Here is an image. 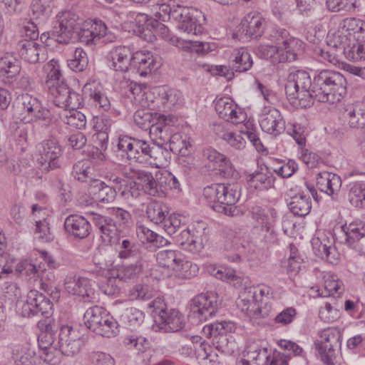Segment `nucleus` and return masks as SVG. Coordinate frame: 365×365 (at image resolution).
I'll list each match as a JSON object with an SVG mask.
<instances>
[{"mask_svg":"<svg viewBox=\"0 0 365 365\" xmlns=\"http://www.w3.org/2000/svg\"><path fill=\"white\" fill-rule=\"evenodd\" d=\"M53 35L59 43L67 44L74 34L79 41L86 45H95L107 34V26L101 20L83 21L71 11L59 12L56 16Z\"/></svg>","mask_w":365,"mask_h":365,"instance_id":"obj_1","label":"nucleus"},{"mask_svg":"<svg viewBox=\"0 0 365 365\" xmlns=\"http://www.w3.org/2000/svg\"><path fill=\"white\" fill-rule=\"evenodd\" d=\"M346 93V80L339 71L324 69L314 76L312 95L314 99L322 103L334 104Z\"/></svg>","mask_w":365,"mask_h":365,"instance_id":"obj_2","label":"nucleus"},{"mask_svg":"<svg viewBox=\"0 0 365 365\" xmlns=\"http://www.w3.org/2000/svg\"><path fill=\"white\" fill-rule=\"evenodd\" d=\"M203 195L215 211L230 217L241 215L240 210L235 206L240 198L237 185L212 184L204 188Z\"/></svg>","mask_w":365,"mask_h":365,"instance_id":"obj_3","label":"nucleus"},{"mask_svg":"<svg viewBox=\"0 0 365 365\" xmlns=\"http://www.w3.org/2000/svg\"><path fill=\"white\" fill-rule=\"evenodd\" d=\"M14 115L24 123L42 121L46 126L53 125L58 120L51 109L45 108L37 97L29 93L17 98Z\"/></svg>","mask_w":365,"mask_h":365,"instance_id":"obj_4","label":"nucleus"},{"mask_svg":"<svg viewBox=\"0 0 365 365\" xmlns=\"http://www.w3.org/2000/svg\"><path fill=\"white\" fill-rule=\"evenodd\" d=\"M84 319L85 324L90 330L103 337H113L119 332L118 322L102 307L88 309Z\"/></svg>","mask_w":365,"mask_h":365,"instance_id":"obj_5","label":"nucleus"},{"mask_svg":"<svg viewBox=\"0 0 365 365\" xmlns=\"http://www.w3.org/2000/svg\"><path fill=\"white\" fill-rule=\"evenodd\" d=\"M36 150V163L43 173L61 168L63 149L56 139L43 140L37 145Z\"/></svg>","mask_w":365,"mask_h":365,"instance_id":"obj_6","label":"nucleus"},{"mask_svg":"<svg viewBox=\"0 0 365 365\" xmlns=\"http://www.w3.org/2000/svg\"><path fill=\"white\" fill-rule=\"evenodd\" d=\"M341 336L339 330L334 328H327L318 333V338L314 341L322 361L325 364L331 365L336 358L334 348L340 346Z\"/></svg>","mask_w":365,"mask_h":365,"instance_id":"obj_7","label":"nucleus"},{"mask_svg":"<svg viewBox=\"0 0 365 365\" xmlns=\"http://www.w3.org/2000/svg\"><path fill=\"white\" fill-rule=\"evenodd\" d=\"M220 303L214 292H207L195 296L190 302V313L199 322H205L212 317L217 312Z\"/></svg>","mask_w":365,"mask_h":365,"instance_id":"obj_8","label":"nucleus"},{"mask_svg":"<svg viewBox=\"0 0 365 365\" xmlns=\"http://www.w3.org/2000/svg\"><path fill=\"white\" fill-rule=\"evenodd\" d=\"M64 289L68 294L81 297L85 302H90L96 299V292L93 288L92 282L73 272L66 275Z\"/></svg>","mask_w":365,"mask_h":365,"instance_id":"obj_9","label":"nucleus"},{"mask_svg":"<svg viewBox=\"0 0 365 365\" xmlns=\"http://www.w3.org/2000/svg\"><path fill=\"white\" fill-rule=\"evenodd\" d=\"M237 306L250 319L266 318L269 316L272 307L267 303L262 307L249 287H246L240 295Z\"/></svg>","mask_w":365,"mask_h":365,"instance_id":"obj_10","label":"nucleus"},{"mask_svg":"<svg viewBox=\"0 0 365 365\" xmlns=\"http://www.w3.org/2000/svg\"><path fill=\"white\" fill-rule=\"evenodd\" d=\"M58 344L61 354L66 356H76L79 353L82 344L79 331L72 326H61Z\"/></svg>","mask_w":365,"mask_h":365,"instance_id":"obj_11","label":"nucleus"},{"mask_svg":"<svg viewBox=\"0 0 365 365\" xmlns=\"http://www.w3.org/2000/svg\"><path fill=\"white\" fill-rule=\"evenodd\" d=\"M150 143L145 140L123 136L119 138L118 148L120 150L126 153L129 160L139 163H146Z\"/></svg>","mask_w":365,"mask_h":365,"instance_id":"obj_12","label":"nucleus"},{"mask_svg":"<svg viewBox=\"0 0 365 365\" xmlns=\"http://www.w3.org/2000/svg\"><path fill=\"white\" fill-rule=\"evenodd\" d=\"M244 127L240 133L230 131L225 140L235 149L242 150L246 145V140L242 136L245 135L258 152L264 151L265 148L258 136L256 128L250 123L245 124Z\"/></svg>","mask_w":365,"mask_h":365,"instance_id":"obj_13","label":"nucleus"},{"mask_svg":"<svg viewBox=\"0 0 365 365\" xmlns=\"http://www.w3.org/2000/svg\"><path fill=\"white\" fill-rule=\"evenodd\" d=\"M53 303L45 295L36 290H31L23 306L24 316L28 317L41 314L48 316L52 314Z\"/></svg>","mask_w":365,"mask_h":365,"instance_id":"obj_14","label":"nucleus"},{"mask_svg":"<svg viewBox=\"0 0 365 365\" xmlns=\"http://www.w3.org/2000/svg\"><path fill=\"white\" fill-rule=\"evenodd\" d=\"M277 43L279 45L282 62L294 61L302 49V42L289 36V32L280 29L275 32Z\"/></svg>","mask_w":365,"mask_h":365,"instance_id":"obj_15","label":"nucleus"},{"mask_svg":"<svg viewBox=\"0 0 365 365\" xmlns=\"http://www.w3.org/2000/svg\"><path fill=\"white\" fill-rule=\"evenodd\" d=\"M262 130L274 136L279 135L285 130V120L280 111L270 106H265L259 119Z\"/></svg>","mask_w":365,"mask_h":365,"instance_id":"obj_16","label":"nucleus"},{"mask_svg":"<svg viewBox=\"0 0 365 365\" xmlns=\"http://www.w3.org/2000/svg\"><path fill=\"white\" fill-rule=\"evenodd\" d=\"M171 19L178 22V29L187 34H197L200 31L201 27L197 24L193 10L190 8L179 4L173 5Z\"/></svg>","mask_w":365,"mask_h":365,"instance_id":"obj_17","label":"nucleus"},{"mask_svg":"<svg viewBox=\"0 0 365 365\" xmlns=\"http://www.w3.org/2000/svg\"><path fill=\"white\" fill-rule=\"evenodd\" d=\"M219 117L232 124H239L245 121V113L229 98L218 99L215 105Z\"/></svg>","mask_w":365,"mask_h":365,"instance_id":"obj_18","label":"nucleus"},{"mask_svg":"<svg viewBox=\"0 0 365 365\" xmlns=\"http://www.w3.org/2000/svg\"><path fill=\"white\" fill-rule=\"evenodd\" d=\"M111 245H116L118 256L120 259L125 261L143 260L144 253L140 245L134 240L119 236L115 240H111Z\"/></svg>","mask_w":365,"mask_h":365,"instance_id":"obj_19","label":"nucleus"},{"mask_svg":"<svg viewBox=\"0 0 365 365\" xmlns=\"http://www.w3.org/2000/svg\"><path fill=\"white\" fill-rule=\"evenodd\" d=\"M156 327L164 332H176L185 326L184 316L176 309H170L159 312L155 319Z\"/></svg>","mask_w":365,"mask_h":365,"instance_id":"obj_20","label":"nucleus"},{"mask_svg":"<svg viewBox=\"0 0 365 365\" xmlns=\"http://www.w3.org/2000/svg\"><path fill=\"white\" fill-rule=\"evenodd\" d=\"M177 242L184 249L197 253L204 247V232L196 229H184L175 235Z\"/></svg>","mask_w":365,"mask_h":365,"instance_id":"obj_21","label":"nucleus"},{"mask_svg":"<svg viewBox=\"0 0 365 365\" xmlns=\"http://www.w3.org/2000/svg\"><path fill=\"white\" fill-rule=\"evenodd\" d=\"M83 93L88 97L89 101L103 111H108L111 104L110 100L103 92L101 84L94 80H89L83 88Z\"/></svg>","mask_w":365,"mask_h":365,"instance_id":"obj_22","label":"nucleus"},{"mask_svg":"<svg viewBox=\"0 0 365 365\" xmlns=\"http://www.w3.org/2000/svg\"><path fill=\"white\" fill-rule=\"evenodd\" d=\"M132 51L129 47L113 48L108 55V66L115 71L125 72L131 67Z\"/></svg>","mask_w":365,"mask_h":365,"instance_id":"obj_23","label":"nucleus"},{"mask_svg":"<svg viewBox=\"0 0 365 365\" xmlns=\"http://www.w3.org/2000/svg\"><path fill=\"white\" fill-rule=\"evenodd\" d=\"M344 124L350 128L365 127V103L356 102L348 106L342 113Z\"/></svg>","mask_w":365,"mask_h":365,"instance_id":"obj_24","label":"nucleus"},{"mask_svg":"<svg viewBox=\"0 0 365 365\" xmlns=\"http://www.w3.org/2000/svg\"><path fill=\"white\" fill-rule=\"evenodd\" d=\"M66 232L78 239H84L90 234L91 225L87 219L79 215H70L64 222Z\"/></svg>","mask_w":365,"mask_h":365,"instance_id":"obj_25","label":"nucleus"},{"mask_svg":"<svg viewBox=\"0 0 365 365\" xmlns=\"http://www.w3.org/2000/svg\"><path fill=\"white\" fill-rule=\"evenodd\" d=\"M17 48L21 57L30 63L46 59L44 48L34 41H19Z\"/></svg>","mask_w":365,"mask_h":365,"instance_id":"obj_26","label":"nucleus"},{"mask_svg":"<svg viewBox=\"0 0 365 365\" xmlns=\"http://www.w3.org/2000/svg\"><path fill=\"white\" fill-rule=\"evenodd\" d=\"M344 234L345 243L351 248L360 250L359 242L365 237V222L355 220L341 227Z\"/></svg>","mask_w":365,"mask_h":365,"instance_id":"obj_27","label":"nucleus"},{"mask_svg":"<svg viewBox=\"0 0 365 365\" xmlns=\"http://www.w3.org/2000/svg\"><path fill=\"white\" fill-rule=\"evenodd\" d=\"M266 21L257 13L247 14L241 21L242 33L251 38L261 37L265 29Z\"/></svg>","mask_w":365,"mask_h":365,"instance_id":"obj_28","label":"nucleus"},{"mask_svg":"<svg viewBox=\"0 0 365 365\" xmlns=\"http://www.w3.org/2000/svg\"><path fill=\"white\" fill-rule=\"evenodd\" d=\"M88 191L93 199L105 204L114 202L117 196L115 187L107 185L99 179L88 187Z\"/></svg>","mask_w":365,"mask_h":365,"instance_id":"obj_29","label":"nucleus"},{"mask_svg":"<svg viewBox=\"0 0 365 365\" xmlns=\"http://www.w3.org/2000/svg\"><path fill=\"white\" fill-rule=\"evenodd\" d=\"M20 71L19 61L13 55L7 53L0 56V79L4 83H11Z\"/></svg>","mask_w":365,"mask_h":365,"instance_id":"obj_30","label":"nucleus"},{"mask_svg":"<svg viewBox=\"0 0 365 365\" xmlns=\"http://www.w3.org/2000/svg\"><path fill=\"white\" fill-rule=\"evenodd\" d=\"M160 172L155 175V179L152 174L145 171H139L138 178L143 182V189L144 192L151 196L160 197L165 194V185L163 180H160Z\"/></svg>","mask_w":365,"mask_h":365,"instance_id":"obj_31","label":"nucleus"},{"mask_svg":"<svg viewBox=\"0 0 365 365\" xmlns=\"http://www.w3.org/2000/svg\"><path fill=\"white\" fill-rule=\"evenodd\" d=\"M131 68H133L141 76H146L157 68L155 60L149 51H137L131 58Z\"/></svg>","mask_w":365,"mask_h":365,"instance_id":"obj_32","label":"nucleus"},{"mask_svg":"<svg viewBox=\"0 0 365 365\" xmlns=\"http://www.w3.org/2000/svg\"><path fill=\"white\" fill-rule=\"evenodd\" d=\"M92 221L95 226L99 229L101 234L104 235L103 237L104 241L111 243V240H115L120 236L118 234L115 223L111 217L93 213L92 215Z\"/></svg>","mask_w":365,"mask_h":365,"instance_id":"obj_33","label":"nucleus"},{"mask_svg":"<svg viewBox=\"0 0 365 365\" xmlns=\"http://www.w3.org/2000/svg\"><path fill=\"white\" fill-rule=\"evenodd\" d=\"M203 156L212 163L225 176L233 174L235 169L230 160L217 150L212 148H206L203 150Z\"/></svg>","mask_w":365,"mask_h":365,"instance_id":"obj_34","label":"nucleus"},{"mask_svg":"<svg viewBox=\"0 0 365 365\" xmlns=\"http://www.w3.org/2000/svg\"><path fill=\"white\" fill-rule=\"evenodd\" d=\"M247 180L250 185L256 190H268L274 187L275 177L266 168L250 174L247 177Z\"/></svg>","mask_w":365,"mask_h":365,"instance_id":"obj_35","label":"nucleus"},{"mask_svg":"<svg viewBox=\"0 0 365 365\" xmlns=\"http://www.w3.org/2000/svg\"><path fill=\"white\" fill-rule=\"evenodd\" d=\"M160 144V143H150L146 158V163L158 168L167 166L171 158L169 150Z\"/></svg>","mask_w":365,"mask_h":365,"instance_id":"obj_36","label":"nucleus"},{"mask_svg":"<svg viewBox=\"0 0 365 365\" xmlns=\"http://www.w3.org/2000/svg\"><path fill=\"white\" fill-rule=\"evenodd\" d=\"M155 120L149 129V133L153 141L160 140L163 142L170 138V122L163 114L155 113Z\"/></svg>","mask_w":365,"mask_h":365,"instance_id":"obj_37","label":"nucleus"},{"mask_svg":"<svg viewBox=\"0 0 365 365\" xmlns=\"http://www.w3.org/2000/svg\"><path fill=\"white\" fill-rule=\"evenodd\" d=\"M289 79L294 82L297 88L302 92V98H313L312 95L314 79L312 81L309 74L304 71H296L289 74Z\"/></svg>","mask_w":365,"mask_h":365,"instance_id":"obj_38","label":"nucleus"},{"mask_svg":"<svg viewBox=\"0 0 365 365\" xmlns=\"http://www.w3.org/2000/svg\"><path fill=\"white\" fill-rule=\"evenodd\" d=\"M71 174L76 180L86 182L88 186L98 180L96 178L93 168L88 160H82L76 163L73 166Z\"/></svg>","mask_w":365,"mask_h":365,"instance_id":"obj_39","label":"nucleus"},{"mask_svg":"<svg viewBox=\"0 0 365 365\" xmlns=\"http://www.w3.org/2000/svg\"><path fill=\"white\" fill-rule=\"evenodd\" d=\"M339 26L353 40L361 41L365 38V21L356 18H346Z\"/></svg>","mask_w":365,"mask_h":365,"instance_id":"obj_40","label":"nucleus"},{"mask_svg":"<svg viewBox=\"0 0 365 365\" xmlns=\"http://www.w3.org/2000/svg\"><path fill=\"white\" fill-rule=\"evenodd\" d=\"M237 327L231 321H222L205 325L202 331V334L207 338H213L232 334Z\"/></svg>","mask_w":365,"mask_h":365,"instance_id":"obj_41","label":"nucleus"},{"mask_svg":"<svg viewBox=\"0 0 365 365\" xmlns=\"http://www.w3.org/2000/svg\"><path fill=\"white\" fill-rule=\"evenodd\" d=\"M128 262L130 263L123 264L119 270L112 271L116 272V277L121 279H133L142 272L143 269V260H130L128 261ZM115 279V277L113 273H112V276L108 277L107 281L113 286V282Z\"/></svg>","mask_w":365,"mask_h":365,"instance_id":"obj_42","label":"nucleus"},{"mask_svg":"<svg viewBox=\"0 0 365 365\" xmlns=\"http://www.w3.org/2000/svg\"><path fill=\"white\" fill-rule=\"evenodd\" d=\"M288 206L294 215L304 217L310 212L312 202L309 196L298 193L291 197Z\"/></svg>","mask_w":365,"mask_h":365,"instance_id":"obj_43","label":"nucleus"},{"mask_svg":"<svg viewBox=\"0 0 365 365\" xmlns=\"http://www.w3.org/2000/svg\"><path fill=\"white\" fill-rule=\"evenodd\" d=\"M232 69L242 73L250 70L253 64L251 55L245 48L235 49L232 53Z\"/></svg>","mask_w":365,"mask_h":365,"instance_id":"obj_44","label":"nucleus"},{"mask_svg":"<svg viewBox=\"0 0 365 365\" xmlns=\"http://www.w3.org/2000/svg\"><path fill=\"white\" fill-rule=\"evenodd\" d=\"M46 73L45 80V87L48 89L56 85L65 82L61 71V66L58 61L55 59L50 60L43 67Z\"/></svg>","mask_w":365,"mask_h":365,"instance_id":"obj_45","label":"nucleus"},{"mask_svg":"<svg viewBox=\"0 0 365 365\" xmlns=\"http://www.w3.org/2000/svg\"><path fill=\"white\" fill-rule=\"evenodd\" d=\"M353 39L339 26L338 29L329 34L327 37V46L336 52L342 53Z\"/></svg>","mask_w":365,"mask_h":365,"instance_id":"obj_46","label":"nucleus"},{"mask_svg":"<svg viewBox=\"0 0 365 365\" xmlns=\"http://www.w3.org/2000/svg\"><path fill=\"white\" fill-rule=\"evenodd\" d=\"M145 318L144 313L135 308H126L120 316L121 322L130 329H135L140 326Z\"/></svg>","mask_w":365,"mask_h":365,"instance_id":"obj_47","label":"nucleus"},{"mask_svg":"<svg viewBox=\"0 0 365 365\" xmlns=\"http://www.w3.org/2000/svg\"><path fill=\"white\" fill-rule=\"evenodd\" d=\"M146 214L150 220L153 223H163L168 214V208L163 202L152 201L147 205Z\"/></svg>","mask_w":365,"mask_h":365,"instance_id":"obj_48","label":"nucleus"},{"mask_svg":"<svg viewBox=\"0 0 365 365\" xmlns=\"http://www.w3.org/2000/svg\"><path fill=\"white\" fill-rule=\"evenodd\" d=\"M324 292L318 294L320 297L336 296L339 297L344 292L343 283L339 281L337 276L327 274L324 277Z\"/></svg>","mask_w":365,"mask_h":365,"instance_id":"obj_49","label":"nucleus"},{"mask_svg":"<svg viewBox=\"0 0 365 365\" xmlns=\"http://www.w3.org/2000/svg\"><path fill=\"white\" fill-rule=\"evenodd\" d=\"M182 253L177 250H163L156 255V260L160 267L173 270L181 258Z\"/></svg>","mask_w":365,"mask_h":365,"instance_id":"obj_50","label":"nucleus"},{"mask_svg":"<svg viewBox=\"0 0 365 365\" xmlns=\"http://www.w3.org/2000/svg\"><path fill=\"white\" fill-rule=\"evenodd\" d=\"M137 235L143 242L151 243L158 247L166 245L168 242V240L163 236L144 225H140L137 227Z\"/></svg>","mask_w":365,"mask_h":365,"instance_id":"obj_51","label":"nucleus"},{"mask_svg":"<svg viewBox=\"0 0 365 365\" xmlns=\"http://www.w3.org/2000/svg\"><path fill=\"white\" fill-rule=\"evenodd\" d=\"M170 149L175 153L181 155H187L189 154V148L191 146L189 138L185 135L175 133L170 136L169 139Z\"/></svg>","mask_w":365,"mask_h":365,"instance_id":"obj_52","label":"nucleus"},{"mask_svg":"<svg viewBox=\"0 0 365 365\" xmlns=\"http://www.w3.org/2000/svg\"><path fill=\"white\" fill-rule=\"evenodd\" d=\"M180 259L173 270L175 274L182 279L191 278L195 276L198 271L197 265L187 260L182 254Z\"/></svg>","mask_w":365,"mask_h":365,"instance_id":"obj_53","label":"nucleus"},{"mask_svg":"<svg viewBox=\"0 0 365 365\" xmlns=\"http://www.w3.org/2000/svg\"><path fill=\"white\" fill-rule=\"evenodd\" d=\"M155 294V289L146 284H137L128 291V297L131 300H149Z\"/></svg>","mask_w":365,"mask_h":365,"instance_id":"obj_54","label":"nucleus"},{"mask_svg":"<svg viewBox=\"0 0 365 365\" xmlns=\"http://www.w3.org/2000/svg\"><path fill=\"white\" fill-rule=\"evenodd\" d=\"M349 198L355 207H365V183L355 182L350 185Z\"/></svg>","mask_w":365,"mask_h":365,"instance_id":"obj_55","label":"nucleus"},{"mask_svg":"<svg viewBox=\"0 0 365 365\" xmlns=\"http://www.w3.org/2000/svg\"><path fill=\"white\" fill-rule=\"evenodd\" d=\"M47 90L51 96L54 104L58 107L63 108L71 91L66 81L61 82V83L51 87Z\"/></svg>","mask_w":365,"mask_h":365,"instance_id":"obj_56","label":"nucleus"},{"mask_svg":"<svg viewBox=\"0 0 365 365\" xmlns=\"http://www.w3.org/2000/svg\"><path fill=\"white\" fill-rule=\"evenodd\" d=\"M61 118L64 123L76 129L84 128L86 125V115L77 110L65 111Z\"/></svg>","mask_w":365,"mask_h":365,"instance_id":"obj_57","label":"nucleus"},{"mask_svg":"<svg viewBox=\"0 0 365 365\" xmlns=\"http://www.w3.org/2000/svg\"><path fill=\"white\" fill-rule=\"evenodd\" d=\"M88 63L86 52L81 48H77L73 53V58L68 61V67L75 72L83 71Z\"/></svg>","mask_w":365,"mask_h":365,"instance_id":"obj_58","label":"nucleus"},{"mask_svg":"<svg viewBox=\"0 0 365 365\" xmlns=\"http://www.w3.org/2000/svg\"><path fill=\"white\" fill-rule=\"evenodd\" d=\"M257 53L260 58L269 60L274 64L282 63L279 45H260Z\"/></svg>","mask_w":365,"mask_h":365,"instance_id":"obj_59","label":"nucleus"},{"mask_svg":"<svg viewBox=\"0 0 365 365\" xmlns=\"http://www.w3.org/2000/svg\"><path fill=\"white\" fill-rule=\"evenodd\" d=\"M123 344L128 349L135 350L138 352L145 351L150 344L146 338L136 335L125 336Z\"/></svg>","mask_w":365,"mask_h":365,"instance_id":"obj_60","label":"nucleus"},{"mask_svg":"<svg viewBox=\"0 0 365 365\" xmlns=\"http://www.w3.org/2000/svg\"><path fill=\"white\" fill-rule=\"evenodd\" d=\"M155 113H152L148 109H138L134 115L133 119L137 125L143 130L150 129L152 123L155 120Z\"/></svg>","mask_w":365,"mask_h":365,"instance_id":"obj_61","label":"nucleus"},{"mask_svg":"<svg viewBox=\"0 0 365 365\" xmlns=\"http://www.w3.org/2000/svg\"><path fill=\"white\" fill-rule=\"evenodd\" d=\"M158 95L163 105L168 108H170L181 101L180 92L173 89L160 88L158 91Z\"/></svg>","mask_w":365,"mask_h":365,"instance_id":"obj_62","label":"nucleus"},{"mask_svg":"<svg viewBox=\"0 0 365 365\" xmlns=\"http://www.w3.org/2000/svg\"><path fill=\"white\" fill-rule=\"evenodd\" d=\"M38 346L42 350L40 357L44 362L50 365H56L60 362L59 353L53 346H43L42 335L38 338Z\"/></svg>","mask_w":365,"mask_h":365,"instance_id":"obj_63","label":"nucleus"},{"mask_svg":"<svg viewBox=\"0 0 365 365\" xmlns=\"http://www.w3.org/2000/svg\"><path fill=\"white\" fill-rule=\"evenodd\" d=\"M11 361L13 365H32L29 354L20 345H14L11 348Z\"/></svg>","mask_w":365,"mask_h":365,"instance_id":"obj_64","label":"nucleus"}]
</instances>
